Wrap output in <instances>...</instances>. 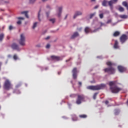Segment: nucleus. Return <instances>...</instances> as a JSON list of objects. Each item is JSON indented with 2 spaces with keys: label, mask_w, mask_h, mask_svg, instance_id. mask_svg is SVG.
Instances as JSON below:
<instances>
[{
  "label": "nucleus",
  "mask_w": 128,
  "mask_h": 128,
  "mask_svg": "<svg viewBox=\"0 0 128 128\" xmlns=\"http://www.w3.org/2000/svg\"><path fill=\"white\" fill-rule=\"evenodd\" d=\"M18 42L22 46H26V36L24 34H20Z\"/></svg>",
  "instance_id": "7ed1b4c3"
},
{
  "label": "nucleus",
  "mask_w": 128,
  "mask_h": 128,
  "mask_svg": "<svg viewBox=\"0 0 128 128\" xmlns=\"http://www.w3.org/2000/svg\"><path fill=\"white\" fill-rule=\"evenodd\" d=\"M50 36H48L47 38H45V40H48L50 39Z\"/></svg>",
  "instance_id": "864d4df0"
},
{
  "label": "nucleus",
  "mask_w": 128,
  "mask_h": 128,
  "mask_svg": "<svg viewBox=\"0 0 128 128\" xmlns=\"http://www.w3.org/2000/svg\"><path fill=\"white\" fill-rule=\"evenodd\" d=\"M96 0H91L92 2H95Z\"/></svg>",
  "instance_id": "338daca9"
},
{
  "label": "nucleus",
  "mask_w": 128,
  "mask_h": 128,
  "mask_svg": "<svg viewBox=\"0 0 128 128\" xmlns=\"http://www.w3.org/2000/svg\"><path fill=\"white\" fill-rule=\"evenodd\" d=\"M118 70L120 72H124L126 71V68L124 66H118Z\"/></svg>",
  "instance_id": "6e6552de"
},
{
  "label": "nucleus",
  "mask_w": 128,
  "mask_h": 128,
  "mask_svg": "<svg viewBox=\"0 0 128 128\" xmlns=\"http://www.w3.org/2000/svg\"><path fill=\"white\" fill-rule=\"evenodd\" d=\"M78 36H79L78 33V32H75L74 33V34L71 36V39H74Z\"/></svg>",
  "instance_id": "4468645a"
},
{
  "label": "nucleus",
  "mask_w": 128,
  "mask_h": 128,
  "mask_svg": "<svg viewBox=\"0 0 128 128\" xmlns=\"http://www.w3.org/2000/svg\"><path fill=\"white\" fill-rule=\"evenodd\" d=\"M81 15H82V13L80 11H76L74 16V18L75 19L78 16Z\"/></svg>",
  "instance_id": "f8f14e48"
},
{
  "label": "nucleus",
  "mask_w": 128,
  "mask_h": 128,
  "mask_svg": "<svg viewBox=\"0 0 128 128\" xmlns=\"http://www.w3.org/2000/svg\"><path fill=\"white\" fill-rule=\"evenodd\" d=\"M78 84L81 86L82 84L81 82H78Z\"/></svg>",
  "instance_id": "13d9d810"
},
{
  "label": "nucleus",
  "mask_w": 128,
  "mask_h": 128,
  "mask_svg": "<svg viewBox=\"0 0 128 128\" xmlns=\"http://www.w3.org/2000/svg\"><path fill=\"white\" fill-rule=\"evenodd\" d=\"M68 17V15H66V17H65V19H66Z\"/></svg>",
  "instance_id": "0e129e2a"
},
{
  "label": "nucleus",
  "mask_w": 128,
  "mask_h": 128,
  "mask_svg": "<svg viewBox=\"0 0 128 128\" xmlns=\"http://www.w3.org/2000/svg\"><path fill=\"white\" fill-rule=\"evenodd\" d=\"M50 48V45L49 44H47L46 46V48Z\"/></svg>",
  "instance_id": "37998d69"
},
{
  "label": "nucleus",
  "mask_w": 128,
  "mask_h": 128,
  "mask_svg": "<svg viewBox=\"0 0 128 128\" xmlns=\"http://www.w3.org/2000/svg\"><path fill=\"white\" fill-rule=\"evenodd\" d=\"M106 64L109 66H112L114 65V64L110 62H107Z\"/></svg>",
  "instance_id": "c85d7f7f"
},
{
  "label": "nucleus",
  "mask_w": 128,
  "mask_h": 128,
  "mask_svg": "<svg viewBox=\"0 0 128 128\" xmlns=\"http://www.w3.org/2000/svg\"><path fill=\"white\" fill-rule=\"evenodd\" d=\"M8 40H10V38L8 36H7Z\"/></svg>",
  "instance_id": "69168bd1"
},
{
  "label": "nucleus",
  "mask_w": 128,
  "mask_h": 128,
  "mask_svg": "<svg viewBox=\"0 0 128 128\" xmlns=\"http://www.w3.org/2000/svg\"><path fill=\"white\" fill-rule=\"evenodd\" d=\"M127 103H128V101H127Z\"/></svg>",
  "instance_id": "774afa93"
},
{
  "label": "nucleus",
  "mask_w": 128,
  "mask_h": 128,
  "mask_svg": "<svg viewBox=\"0 0 128 128\" xmlns=\"http://www.w3.org/2000/svg\"><path fill=\"white\" fill-rule=\"evenodd\" d=\"M91 31V30L90 29V27H86L84 29V32L86 34H88Z\"/></svg>",
  "instance_id": "dca6fc26"
},
{
  "label": "nucleus",
  "mask_w": 128,
  "mask_h": 128,
  "mask_svg": "<svg viewBox=\"0 0 128 128\" xmlns=\"http://www.w3.org/2000/svg\"><path fill=\"white\" fill-rule=\"evenodd\" d=\"M104 25V23H100V26H102Z\"/></svg>",
  "instance_id": "5fc2aeb1"
},
{
  "label": "nucleus",
  "mask_w": 128,
  "mask_h": 128,
  "mask_svg": "<svg viewBox=\"0 0 128 128\" xmlns=\"http://www.w3.org/2000/svg\"><path fill=\"white\" fill-rule=\"evenodd\" d=\"M51 58L53 60H55L56 61H59L60 60V58L59 56H51Z\"/></svg>",
  "instance_id": "ddd939ff"
},
{
  "label": "nucleus",
  "mask_w": 128,
  "mask_h": 128,
  "mask_svg": "<svg viewBox=\"0 0 128 128\" xmlns=\"http://www.w3.org/2000/svg\"><path fill=\"white\" fill-rule=\"evenodd\" d=\"M118 10L120 12H124V9L123 8V7H121V6H120V7L118 8Z\"/></svg>",
  "instance_id": "a878e982"
},
{
  "label": "nucleus",
  "mask_w": 128,
  "mask_h": 128,
  "mask_svg": "<svg viewBox=\"0 0 128 128\" xmlns=\"http://www.w3.org/2000/svg\"><path fill=\"white\" fill-rule=\"evenodd\" d=\"M17 24H22V21H18Z\"/></svg>",
  "instance_id": "c03bdc74"
},
{
  "label": "nucleus",
  "mask_w": 128,
  "mask_h": 128,
  "mask_svg": "<svg viewBox=\"0 0 128 128\" xmlns=\"http://www.w3.org/2000/svg\"><path fill=\"white\" fill-rule=\"evenodd\" d=\"M8 58H12V56L10 54H9V55L8 56Z\"/></svg>",
  "instance_id": "6e6d98bb"
},
{
  "label": "nucleus",
  "mask_w": 128,
  "mask_h": 128,
  "mask_svg": "<svg viewBox=\"0 0 128 128\" xmlns=\"http://www.w3.org/2000/svg\"><path fill=\"white\" fill-rule=\"evenodd\" d=\"M40 12H41V10H40V11L38 13V18L39 21H40Z\"/></svg>",
  "instance_id": "ea45409f"
},
{
  "label": "nucleus",
  "mask_w": 128,
  "mask_h": 128,
  "mask_svg": "<svg viewBox=\"0 0 128 128\" xmlns=\"http://www.w3.org/2000/svg\"><path fill=\"white\" fill-rule=\"evenodd\" d=\"M118 0H110V1H108V4L110 6L112 7L113 4H115L117 3Z\"/></svg>",
  "instance_id": "9d476101"
},
{
  "label": "nucleus",
  "mask_w": 128,
  "mask_h": 128,
  "mask_svg": "<svg viewBox=\"0 0 128 128\" xmlns=\"http://www.w3.org/2000/svg\"><path fill=\"white\" fill-rule=\"evenodd\" d=\"M3 88L7 90H9L10 89H12V84L10 83V82L8 80H6L3 86Z\"/></svg>",
  "instance_id": "f03ea898"
},
{
  "label": "nucleus",
  "mask_w": 128,
  "mask_h": 128,
  "mask_svg": "<svg viewBox=\"0 0 128 128\" xmlns=\"http://www.w3.org/2000/svg\"><path fill=\"white\" fill-rule=\"evenodd\" d=\"M2 63L0 62V66H2Z\"/></svg>",
  "instance_id": "052dcab7"
},
{
  "label": "nucleus",
  "mask_w": 128,
  "mask_h": 128,
  "mask_svg": "<svg viewBox=\"0 0 128 128\" xmlns=\"http://www.w3.org/2000/svg\"><path fill=\"white\" fill-rule=\"evenodd\" d=\"M4 34H0V42H2V40H4Z\"/></svg>",
  "instance_id": "6ab92c4d"
},
{
  "label": "nucleus",
  "mask_w": 128,
  "mask_h": 128,
  "mask_svg": "<svg viewBox=\"0 0 128 128\" xmlns=\"http://www.w3.org/2000/svg\"><path fill=\"white\" fill-rule=\"evenodd\" d=\"M122 5L124 6H125L127 10H128V4L127 2H126V1H124L122 2Z\"/></svg>",
  "instance_id": "a211bd4d"
},
{
  "label": "nucleus",
  "mask_w": 128,
  "mask_h": 128,
  "mask_svg": "<svg viewBox=\"0 0 128 128\" xmlns=\"http://www.w3.org/2000/svg\"><path fill=\"white\" fill-rule=\"evenodd\" d=\"M74 79L76 80L77 78V74H72Z\"/></svg>",
  "instance_id": "473e14b6"
},
{
  "label": "nucleus",
  "mask_w": 128,
  "mask_h": 128,
  "mask_svg": "<svg viewBox=\"0 0 128 128\" xmlns=\"http://www.w3.org/2000/svg\"><path fill=\"white\" fill-rule=\"evenodd\" d=\"M4 26H3L2 27V28L4 30Z\"/></svg>",
  "instance_id": "e2e57ef3"
},
{
  "label": "nucleus",
  "mask_w": 128,
  "mask_h": 128,
  "mask_svg": "<svg viewBox=\"0 0 128 128\" xmlns=\"http://www.w3.org/2000/svg\"><path fill=\"white\" fill-rule=\"evenodd\" d=\"M70 96L71 98H74V97L75 96V94H71V95Z\"/></svg>",
  "instance_id": "09e8293b"
},
{
  "label": "nucleus",
  "mask_w": 128,
  "mask_h": 128,
  "mask_svg": "<svg viewBox=\"0 0 128 128\" xmlns=\"http://www.w3.org/2000/svg\"><path fill=\"white\" fill-rule=\"evenodd\" d=\"M98 29H99V28H98V29L95 30L93 32H97Z\"/></svg>",
  "instance_id": "603ef678"
},
{
  "label": "nucleus",
  "mask_w": 128,
  "mask_h": 128,
  "mask_svg": "<svg viewBox=\"0 0 128 128\" xmlns=\"http://www.w3.org/2000/svg\"><path fill=\"white\" fill-rule=\"evenodd\" d=\"M116 84V82H109V85L110 87H112L113 86H115V84Z\"/></svg>",
  "instance_id": "412c9836"
},
{
  "label": "nucleus",
  "mask_w": 128,
  "mask_h": 128,
  "mask_svg": "<svg viewBox=\"0 0 128 128\" xmlns=\"http://www.w3.org/2000/svg\"><path fill=\"white\" fill-rule=\"evenodd\" d=\"M104 72H107L109 74H113L116 72V70L114 68L110 67L109 68H106L104 70Z\"/></svg>",
  "instance_id": "39448f33"
},
{
  "label": "nucleus",
  "mask_w": 128,
  "mask_h": 128,
  "mask_svg": "<svg viewBox=\"0 0 128 128\" xmlns=\"http://www.w3.org/2000/svg\"><path fill=\"white\" fill-rule=\"evenodd\" d=\"M100 18L102 19L104 18V14L103 13H102L101 14H100L99 15Z\"/></svg>",
  "instance_id": "4c0bfd02"
},
{
  "label": "nucleus",
  "mask_w": 128,
  "mask_h": 128,
  "mask_svg": "<svg viewBox=\"0 0 128 128\" xmlns=\"http://www.w3.org/2000/svg\"><path fill=\"white\" fill-rule=\"evenodd\" d=\"M106 85L104 84H101L100 85H97L95 86H91L87 87V88L88 90H100L106 88Z\"/></svg>",
  "instance_id": "f257e3e1"
},
{
  "label": "nucleus",
  "mask_w": 128,
  "mask_h": 128,
  "mask_svg": "<svg viewBox=\"0 0 128 128\" xmlns=\"http://www.w3.org/2000/svg\"><path fill=\"white\" fill-rule=\"evenodd\" d=\"M12 48L13 50H20V48H18V46L16 44H14L12 46Z\"/></svg>",
  "instance_id": "9b49d317"
},
{
  "label": "nucleus",
  "mask_w": 128,
  "mask_h": 128,
  "mask_svg": "<svg viewBox=\"0 0 128 128\" xmlns=\"http://www.w3.org/2000/svg\"><path fill=\"white\" fill-rule=\"evenodd\" d=\"M128 39V36L126 34H122L120 38V41L122 44H124L127 40Z\"/></svg>",
  "instance_id": "0eeeda50"
},
{
  "label": "nucleus",
  "mask_w": 128,
  "mask_h": 128,
  "mask_svg": "<svg viewBox=\"0 0 128 128\" xmlns=\"http://www.w3.org/2000/svg\"><path fill=\"white\" fill-rule=\"evenodd\" d=\"M46 14L47 17L48 18V15H49V12H46Z\"/></svg>",
  "instance_id": "3c124183"
},
{
  "label": "nucleus",
  "mask_w": 128,
  "mask_h": 128,
  "mask_svg": "<svg viewBox=\"0 0 128 128\" xmlns=\"http://www.w3.org/2000/svg\"><path fill=\"white\" fill-rule=\"evenodd\" d=\"M28 11H23L22 12H21L22 14H24L25 16L27 18H28Z\"/></svg>",
  "instance_id": "2eb2a0df"
},
{
  "label": "nucleus",
  "mask_w": 128,
  "mask_h": 128,
  "mask_svg": "<svg viewBox=\"0 0 128 128\" xmlns=\"http://www.w3.org/2000/svg\"><path fill=\"white\" fill-rule=\"evenodd\" d=\"M80 118H85L87 117V116L86 114H81L79 116Z\"/></svg>",
  "instance_id": "cd10ccee"
},
{
  "label": "nucleus",
  "mask_w": 128,
  "mask_h": 128,
  "mask_svg": "<svg viewBox=\"0 0 128 128\" xmlns=\"http://www.w3.org/2000/svg\"><path fill=\"white\" fill-rule=\"evenodd\" d=\"M118 42L117 40H116L115 41V44H114V48H118Z\"/></svg>",
  "instance_id": "b1692460"
},
{
  "label": "nucleus",
  "mask_w": 128,
  "mask_h": 128,
  "mask_svg": "<svg viewBox=\"0 0 128 128\" xmlns=\"http://www.w3.org/2000/svg\"><path fill=\"white\" fill-rule=\"evenodd\" d=\"M120 112V110H114V114L116 116H117V115Z\"/></svg>",
  "instance_id": "393cba45"
},
{
  "label": "nucleus",
  "mask_w": 128,
  "mask_h": 128,
  "mask_svg": "<svg viewBox=\"0 0 128 128\" xmlns=\"http://www.w3.org/2000/svg\"><path fill=\"white\" fill-rule=\"evenodd\" d=\"M37 24H38L37 22H35V23H34L33 26H32L33 29L36 28V27Z\"/></svg>",
  "instance_id": "72a5a7b5"
},
{
  "label": "nucleus",
  "mask_w": 128,
  "mask_h": 128,
  "mask_svg": "<svg viewBox=\"0 0 128 128\" xmlns=\"http://www.w3.org/2000/svg\"><path fill=\"white\" fill-rule=\"evenodd\" d=\"M120 34V32H116L113 34L114 37L118 36Z\"/></svg>",
  "instance_id": "aec40b11"
},
{
  "label": "nucleus",
  "mask_w": 128,
  "mask_h": 128,
  "mask_svg": "<svg viewBox=\"0 0 128 128\" xmlns=\"http://www.w3.org/2000/svg\"><path fill=\"white\" fill-rule=\"evenodd\" d=\"M13 93L14 94H20V90H14L13 91Z\"/></svg>",
  "instance_id": "5701e85b"
},
{
  "label": "nucleus",
  "mask_w": 128,
  "mask_h": 128,
  "mask_svg": "<svg viewBox=\"0 0 128 128\" xmlns=\"http://www.w3.org/2000/svg\"><path fill=\"white\" fill-rule=\"evenodd\" d=\"M85 96L84 94L78 95V98L76 100V104H80L82 102L84 101Z\"/></svg>",
  "instance_id": "20e7f679"
},
{
  "label": "nucleus",
  "mask_w": 128,
  "mask_h": 128,
  "mask_svg": "<svg viewBox=\"0 0 128 128\" xmlns=\"http://www.w3.org/2000/svg\"><path fill=\"white\" fill-rule=\"evenodd\" d=\"M62 10V6L58 7V10L57 12V16L58 18H60L61 16Z\"/></svg>",
  "instance_id": "1a4fd4ad"
},
{
  "label": "nucleus",
  "mask_w": 128,
  "mask_h": 128,
  "mask_svg": "<svg viewBox=\"0 0 128 128\" xmlns=\"http://www.w3.org/2000/svg\"><path fill=\"white\" fill-rule=\"evenodd\" d=\"M120 18H127V16L126 15H120Z\"/></svg>",
  "instance_id": "c756f323"
},
{
  "label": "nucleus",
  "mask_w": 128,
  "mask_h": 128,
  "mask_svg": "<svg viewBox=\"0 0 128 128\" xmlns=\"http://www.w3.org/2000/svg\"><path fill=\"white\" fill-rule=\"evenodd\" d=\"M0 11L4 12V9H0Z\"/></svg>",
  "instance_id": "bf43d9fd"
},
{
  "label": "nucleus",
  "mask_w": 128,
  "mask_h": 128,
  "mask_svg": "<svg viewBox=\"0 0 128 128\" xmlns=\"http://www.w3.org/2000/svg\"><path fill=\"white\" fill-rule=\"evenodd\" d=\"M46 8H50V6H49V5H47Z\"/></svg>",
  "instance_id": "4d7b16f0"
},
{
  "label": "nucleus",
  "mask_w": 128,
  "mask_h": 128,
  "mask_svg": "<svg viewBox=\"0 0 128 128\" xmlns=\"http://www.w3.org/2000/svg\"><path fill=\"white\" fill-rule=\"evenodd\" d=\"M96 12H94V13L90 14V18L92 19L96 15Z\"/></svg>",
  "instance_id": "bb28decb"
},
{
  "label": "nucleus",
  "mask_w": 128,
  "mask_h": 128,
  "mask_svg": "<svg viewBox=\"0 0 128 128\" xmlns=\"http://www.w3.org/2000/svg\"><path fill=\"white\" fill-rule=\"evenodd\" d=\"M49 20H50V22H52V24H54V23L55 22L56 20H55L54 18H52V19H50Z\"/></svg>",
  "instance_id": "c9c22d12"
},
{
  "label": "nucleus",
  "mask_w": 128,
  "mask_h": 128,
  "mask_svg": "<svg viewBox=\"0 0 128 128\" xmlns=\"http://www.w3.org/2000/svg\"><path fill=\"white\" fill-rule=\"evenodd\" d=\"M116 24V23H114V24H112V26H114Z\"/></svg>",
  "instance_id": "680f3d73"
},
{
  "label": "nucleus",
  "mask_w": 128,
  "mask_h": 128,
  "mask_svg": "<svg viewBox=\"0 0 128 128\" xmlns=\"http://www.w3.org/2000/svg\"><path fill=\"white\" fill-rule=\"evenodd\" d=\"M108 103H109V102H108V100H106V101L105 102V104H108Z\"/></svg>",
  "instance_id": "8fccbe9b"
},
{
  "label": "nucleus",
  "mask_w": 128,
  "mask_h": 128,
  "mask_svg": "<svg viewBox=\"0 0 128 128\" xmlns=\"http://www.w3.org/2000/svg\"><path fill=\"white\" fill-rule=\"evenodd\" d=\"M14 28H15L14 27H13V26H12V25H10V26H9V27H8V29H9L10 30H14Z\"/></svg>",
  "instance_id": "2f4dec72"
},
{
  "label": "nucleus",
  "mask_w": 128,
  "mask_h": 128,
  "mask_svg": "<svg viewBox=\"0 0 128 128\" xmlns=\"http://www.w3.org/2000/svg\"><path fill=\"white\" fill-rule=\"evenodd\" d=\"M98 8V5H96V6H95V7H94V9H96Z\"/></svg>",
  "instance_id": "49530a36"
},
{
  "label": "nucleus",
  "mask_w": 128,
  "mask_h": 128,
  "mask_svg": "<svg viewBox=\"0 0 128 128\" xmlns=\"http://www.w3.org/2000/svg\"><path fill=\"white\" fill-rule=\"evenodd\" d=\"M112 22V19H110L109 20H108V21H107L106 24H108Z\"/></svg>",
  "instance_id": "79ce46f5"
},
{
  "label": "nucleus",
  "mask_w": 128,
  "mask_h": 128,
  "mask_svg": "<svg viewBox=\"0 0 128 128\" xmlns=\"http://www.w3.org/2000/svg\"><path fill=\"white\" fill-rule=\"evenodd\" d=\"M72 60V58H69L68 60H66V62H70V60Z\"/></svg>",
  "instance_id": "a18cd8bd"
},
{
  "label": "nucleus",
  "mask_w": 128,
  "mask_h": 128,
  "mask_svg": "<svg viewBox=\"0 0 128 128\" xmlns=\"http://www.w3.org/2000/svg\"><path fill=\"white\" fill-rule=\"evenodd\" d=\"M98 94L97 93H95L94 95V96H93V98L94 100H96V96H97Z\"/></svg>",
  "instance_id": "58836bf2"
},
{
  "label": "nucleus",
  "mask_w": 128,
  "mask_h": 128,
  "mask_svg": "<svg viewBox=\"0 0 128 128\" xmlns=\"http://www.w3.org/2000/svg\"><path fill=\"white\" fill-rule=\"evenodd\" d=\"M72 74H77V69L76 68H74L72 71Z\"/></svg>",
  "instance_id": "7c9ffc66"
},
{
  "label": "nucleus",
  "mask_w": 128,
  "mask_h": 128,
  "mask_svg": "<svg viewBox=\"0 0 128 128\" xmlns=\"http://www.w3.org/2000/svg\"><path fill=\"white\" fill-rule=\"evenodd\" d=\"M72 120L73 121H76L78 120V118L76 117V116L75 114L72 115Z\"/></svg>",
  "instance_id": "f3484780"
},
{
  "label": "nucleus",
  "mask_w": 128,
  "mask_h": 128,
  "mask_svg": "<svg viewBox=\"0 0 128 128\" xmlns=\"http://www.w3.org/2000/svg\"><path fill=\"white\" fill-rule=\"evenodd\" d=\"M13 58L14 60H17L18 58V56H16V54H14L13 56Z\"/></svg>",
  "instance_id": "e433bc0d"
},
{
  "label": "nucleus",
  "mask_w": 128,
  "mask_h": 128,
  "mask_svg": "<svg viewBox=\"0 0 128 128\" xmlns=\"http://www.w3.org/2000/svg\"><path fill=\"white\" fill-rule=\"evenodd\" d=\"M110 89L112 90V92L114 94H118V93L120 91L122 90L121 88H120L118 87L117 86H114V87H110Z\"/></svg>",
  "instance_id": "423d86ee"
},
{
  "label": "nucleus",
  "mask_w": 128,
  "mask_h": 128,
  "mask_svg": "<svg viewBox=\"0 0 128 128\" xmlns=\"http://www.w3.org/2000/svg\"><path fill=\"white\" fill-rule=\"evenodd\" d=\"M18 20H24V17H18Z\"/></svg>",
  "instance_id": "a19ab883"
},
{
  "label": "nucleus",
  "mask_w": 128,
  "mask_h": 128,
  "mask_svg": "<svg viewBox=\"0 0 128 128\" xmlns=\"http://www.w3.org/2000/svg\"><path fill=\"white\" fill-rule=\"evenodd\" d=\"M20 85L18 84V85H16V88H18L20 87Z\"/></svg>",
  "instance_id": "de8ad7c7"
},
{
  "label": "nucleus",
  "mask_w": 128,
  "mask_h": 128,
  "mask_svg": "<svg viewBox=\"0 0 128 128\" xmlns=\"http://www.w3.org/2000/svg\"><path fill=\"white\" fill-rule=\"evenodd\" d=\"M36 1V0H29V2L31 4L34 3Z\"/></svg>",
  "instance_id": "f704fd0d"
},
{
  "label": "nucleus",
  "mask_w": 128,
  "mask_h": 128,
  "mask_svg": "<svg viewBox=\"0 0 128 128\" xmlns=\"http://www.w3.org/2000/svg\"><path fill=\"white\" fill-rule=\"evenodd\" d=\"M108 1H106V0H104L102 3V5L104 6H107V4H108Z\"/></svg>",
  "instance_id": "4be33fe9"
}]
</instances>
